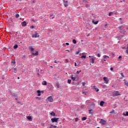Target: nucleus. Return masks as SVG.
Wrapping results in <instances>:
<instances>
[{
    "instance_id": "17",
    "label": "nucleus",
    "mask_w": 128,
    "mask_h": 128,
    "mask_svg": "<svg viewBox=\"0 0 128 128\" xmlns=\"http://www.w3.org/2000/svg\"><path fill=\"white\" fill-rule=\"evenodd\" d=\"M57 126L54 125H50V127H48L47 128H56Z\"/></svg>"
},
{
    "instance_id": "46",
    "label": "nucleus",
    "mask_w": 128,
    "mask_h": 128,
    "mask_svg": "<svg viewBox=\"0 0 128 128\" xmlns=\"http://www.w3.org/2000/svg\"><path fill=\"white\" fill-rule=\"evenodd\" d=\"M114 70V68H110V70Z\"/></svg>"
},
{
    "instance_id": "10",
    "label": "nucleus",
    "mask_w": 128,
    "mask_h": 128,
    "mask_svg": "<svg viewBox=\"0 0 128 128\" xmlns=\"http://www.w3.org/2000/svg\"><path fill=\"white\" fill-rule=\"evenodd\" d=\"M40 36V35L38 34V32H36L34 34L32 35V38H38Z\"/></svg>"
},
{
    "instance_id": "27",
    "label": "nucleus",
    "mask_w": 128,
    "mask_h": 128,
    "mask_svg": "<svg viewBox=\"0 0 128 128\" xmlns=\"http://www.w3.org/2000/svg\"><path fill=\"white\" fill-rule=\"evenodd\" d=\"M114 14V12H110L109 14H108V16H112V14Z\"/></svg>"
},
{
    "instance_id": "48",
    "label": "nucleus",
    "mask_w": 128,
    "mask_h": 128,
    "mask_svg": "<svg viewBox=\"0 0 128 128\" xmlns=\"http://www.w3.org/2000/svg\"><path fill=\"white\" fill-rule=\"evenodd\" d=\"M92 110H89V114H90V112H92Z\"/></svg>"
},
{
    "instance_id": "9",
    "label": "nucleus",
    "mask_w": 128,
    "mask_h": 128,
    "mask_svg": "<svg viewBox=\"0 0 128 128\" xmlns=\"http://www.w3.org/2000/svg\"><path fill=\"white\" fill-rule=\"evenodd\" d=\"M114 96H120V93L118 91H115L114 92Z\"/></svg>"
},
{
    "instance_id": "57",
    "label": "nucleus",
    "mask_w": 128,
    "mask_h": 128,
    "mask_svg": "<svg viewBox=\"0 0 128 128\" xmlns=\"http://www.w3.org/2000/svg\"><path fill=\"white\" fill-rule=\"evenodd\" d=\"M107 26H108V24H106V25H105L104 27L106 28Z\"/></svg>"
},
{
    "instance_id": "1",
    "label": "nucleus",
    "mask_w": 128,
    "mask_h": 128,
    "mask_svg": "<svg viewBox=\"0 0 128 128\" xmlns=\"http://www.w3.org/2000/svg\"><path fill=\"white\" fill-rule=\"evenodd\" d=\"M29 50L31 52L32 54V56H36L38 55V51H36V53H34V49L32 48V46H29Z\"/></svg>"
},
{
    "instance_id": "3",
    "label": "nucleus",
    "mask_w": 128,
    "mask_h": 128,
    "mask_svg": "<svg viewBox=\"0 0 128 128\" xmlns=\"http://www.w3.org/2000/svg\"><path fill=\"white\" fill-rule=\"evenodd\" d=\"M96 60V57L92 56V58L90 59V62H91V64H94V60Z\"/></svg>"
},
{
    "instance_id": "26",
    "label": "nucleus",
    "mask_w": 128,
    "mask_h": 128,
    "mask_svg": "<svg viewBox=\"0 0 128 128\" xmlns=\"http://www.w3.org/2000/svg\"><path fill=\"white\" fill-rule=\"evenodd\" d=\"M81 58H86V56H81Z\"/></svg>"
},
{
    "instance_id": "61",
    "label": "nucleus",
    "mask_w": 128,
    "mask_h": 128,
    "mask_svg": "<svg viewBox=\"0 0 128 128\" xmlns=\"http://www.w3.org/2000/svg\"><path fill=\"white\" fill-rule=\"evenodd\" d=\"M18 80H20V77H18Z\"/></svg>"
},
{
    "instance_id": "25",
    "label": "nucleus",
    "mask_w": 128,
    "mask_h": 128,
    "mask_svg": "<svg viewBox=\"0 0 128 128\" xmlns=\"http://www.w3.org/2000/svg\"><path fill=\"white\" fill-rule=\"evenodd\" d=\"M86 117H83L82 118V120H86Z\"/></svg>"
},
{
    "instance_id": "4",
    "label": "nucleus",
    "mask_w": 128,
    "mask_h": 128,
    "mask_svg": "<svg viewBox=\"0 0 128 128\" xmlns=\"http://www.w3.org/2000/svg\"><path fill=\"white\" fill-rule=\"evenodd\" d=\"M58 118H54L51 119V121L52 122H58Z\"/></svg>"
},
{
    "instance_id": "40",
    "label": "nucleus",
    "mask_w": 128,
    "mask_h": 128,
    "mask_svg": "<svg viewBox=\"0 0 128 128\" xmlns=\"http://www.w3.org/2000/svg\"><path fill=\"white\" fill-rule=\"evenodd\" d=\"M37 74L38 76H40V73L38 72L37 73Z\"/></svg>"
},
{
    "instance_id": "21",
    "label": "nucleus",
    "mask_w": 128,
    "mask_h": 128,
    "mask_svg": "<svg viewBox=\"0 0 128 128\" xmlns=\"http://www.w3.org/2000/svg\"><path fill=\"white\" fill-rule=\"evenodd\" d=\"M18 48V44H15V45L14 46V50H16V49Z\"/></svg>"
},
{
    "instance_id": "53",
    "label": "nucleus",
    "mask_w": 128,
    "mask_h": 128,
    "mask_svg": "<svg viewBox=\"0 0 128 128\" xmlns=\"http://www.w3.org/2000/svg\"><path fill=\"white\" fill-rule=\"evenodd\" d=\"M126 53L128 54V50H126Z\"/></svg>"
},
{
    "instance_id": "23",
    "label": "nucleus",
    "mask_w": 128,
    "mask_h": 128,
    "mask_svg": "<svg viewBox=\"0 0 128 128\" xmlns=\"http://www.w3.org/2000/svg\"><path fill=\"white\" fill-rule=\"evenodd\" d=\"M27 120H32V116H28L26 117Z\"/></svg>"
},
{
    "instance_id": "28",
    "label": "nucleus",
    "mask_w": 128,
    "mask_h": 128,
    "mask_svg": "<svg viewBox=\"0 0 128 128\" xmlns=\"http://www.w3.org/2000/svg\"><path fill=\"white\" fill-rule=\"evenodd\" d=\"M20 16V14H16V18H18Z\"/></svg>"
},
{
    "instance_id": "6",
    "label": "nucleus",
    "mask_w": 128,
    "mask_h": 128,
    "mask_svg": "<svg viewBox=\"0 0 128 128\" xmlns=\"http://www.w3.org/2000/svg\"><path fill=\"white\" fill-rule=\"evenodd\" d=\"M47 99L49 101V102H54V98H52V96L48 97Z\"/></svg>"
},
{
    "instance_id": "64",
    "label": "nucleus",
    "mask_w": 128,
    "mask_h": 128,
    "mask_svg": "<svg viewBox=\"0 0 128 128\" xmlns=\"http://www.w3.org/2000/svg\"><path fill=\"white\" fill-rule=\"evenodd\" d=\"M96 128H100V127H97Z\"/></svg>"
},
{
    "instance_id": "59",
    "label": "nucleus",
    "mask_w": 128,
    "mask_h": 128,
    "mask_svg": "<svg viewBox=\"0 0 128 128\" xmlns=\"http://www.w3.org/2000/svg\"><path fill=\"white\" fill-rule=\"evenodd\" d=\"M126 50H128V46H127Z\"/></svg>"
},
{
    "instance_id": "31",
    "label": "nucleus",
    "mask_w": 128,
    "mask_h": 128,
    "mask_svg": "<svg viewBox=\"0 0 128 128\" xmlns=\"http://www.w3.org/2000/svg\"><path fill=\"white\" fill-rule=\"evenodd\" d=\"M56 88H60V84H56Z\"/></svg>"
},
{
    "instance_id": "32",
    "label": "nucleus",
    "mask_w": 128,
    "mask_h": 128,
    "mask_svg": "<svg viewBox=\"0 0 128 128\" xmlns=\"http://www.w3.org/2000/svg\"><path fill=\"white\" fill-rule=\"evenodd\" d=\"M80 72H82V70H80V71H77L76 72L77 74H80Z\"/></svg>"
},
{
    "instance_id": "63",
    "label": "nucleus",
    "mask_w": 128,
    "mask_h": 128,
    "mask_svg": "<svg viewBox=\"0 0 128 128\" xmlns=\"http://www.w3.org/2000/svg\"><path fill=\"white\" fill-rule=\"evenodd\" d=\"M50 68H53L52 66H50Z\"/></svg>"
},
{
    "instance_id": "55",
    "label": "nucleus",
    "mask_w": 128,
    "mask_h": 128,
    "mask_svg": "<svg viewBox=\"0 0 128 128\" xmlns=\"http://www.w3.org/2000/svg\"><path fill=\"white\" fill-rule=\"evenodd\" d=\"M80 54V52H76V54Z\"/></svg>"
},
{
    "instance_id": "19",
    "label": "nucleus",
    "mask_w": 128,
    "mask_h": 128,
    "mask_svg": "<svg viewBox=\"0 0 128 128\" xmlns=\"http://www.w3.org/2000/svg\"><path fill=\"white\" fill-rule=\"evenodd\" d=\"M104 101H101L100 102V106H104Z\"/></svg>"
},
{
    "instance_id": "56",
    "label": "nucleus",
    "mask_w": 128,
    "mask_h": 128,
    "mask_svg": "<svg viewBox=\"0 0 128 128\" xmlns=\"http://www.w3.org/2000/svg\"><path fill=\"white\" fill-rule=\"evenodd\" d=\"M125 84H126V86H128V83L126 82Z\"/></svg>"
},
{
    "instance_id": "33",
    "label": "nucleus",
    "mask_w": 128,
    "mask_h": 128,
    "mask_svg": "<svg viewBox=\"0 0 128 128\" xmlns=\"http://www.w3.org/2000/svg\"><path fill=\"white\" fill-rule=\"evenodd\" d=\"M82 86H86V82H82Z\"/></svg>"
},
{
    "instance_id": "58",
    "label": "nucleus",
    "mask_w": 128,
    "mask_h": 128,
    "mask_svg": "<svg viewBox=\"0 0 128 128\" xmlns=\"http://www.w3.org/2000/svg\"><path fill=\"white\" fill-rule=\"evenodd\" d=\"M34 28V26H32V28Z\"/></svg>"
},
{
    "instance_id": "14",
    "label": "nucleus",
    "mask_w": 128,
    "mask_h": 128,
    "mask_svg": "<svg viewBox=\"0 0 128 128\" xmlns=\"http://www.w3.org/2000/svg\"><path fill=\"white\" fill-rule=\"evenodd\" d=\"M76 77H73V75H72L71 77V79L72 80H73V82H76Z\"/></svg>"
},
{
    "instance_id": "45",
    "label": "nucleus",
    "mask_w": 128,
    "mask_h": 128,
    "mask_svg": "<svg viewBox=\"0 0 128 128\" xmlns=\"http://www.w3.org/2000/svg\"><path fill=\"white\" fill-rule=\"evenodd\" d=\"M36 70H37L38 72H40V70H39V69L36 68Z\"/></svg>"
},
{
    "instance_id": "35",
    "label": "nucleus",
    "mask_w": 128,
    "mask_h": 128,
    "mask_svg": "<svg viewBox=\"0 0 128 128\" xmlns=\"http://www.w3.org/2000/svg\"><path fill=\"white\" fill-rule=\"evenodd\" d=\"M78 118H76L75 119V122H78Z\"/></svg>"
},
{
    "instance_id": "12",
    "label": "nucleus",
    "mask_w": 128,
    "mask_h": 128,
    "mask_svg": "<svg viewBox=\"0 0 128 128\" xmlns=\"http://www.w3.org/2000/svg\"><path fill=\"white\" fill-rule=\"evenodd\" d=\"M118 28L120 30H124V26H119L118 27Z\"/></svg>"
},
{
    "instance_id": "29",
    "label": "nucleus",
    "mask_w": 128,
    "mask_h": 128,
    "mask_svg": "<svg viewBox=\"0 0 128 128\" xmlns=\"http://www.w3.org/2000/svg\"><path fill=\"white\" fill-rule=\"evenodd\" d=\"M70 62V60L68 59H66L65 60V62L68 63Z\"/></svg>"
},
{
    "instance_id": "36",
    "label": "nucleus",
    "mask_w": 128,
    "mask_h": 128,
    "mask_svg": "<svg viewBox=\"0 0 128 128\" xmlns=\"http://www.w3.org/2000/svg\"><path fill=\"white\" fill-rule=\"evenodd\" d=\"M97 56H98V58H100V54H98Z\"/></svg>"
},
{
    "instance_id": "7",
    "label": "nucleus",
    "mask_w": 128,
    "mask_h": 128,
    "mask_svg": "<svg viewBox=\"0 0 128 128\" xmlns=\"http://www.w3.org/2000/svg\"><path fill=\"white\" fill-rule=\"evenodd\" d=\"M103 80H104V84H108V79L106 77H104Z\"/></svg>"
},
{
    "instance_id": "44",
    "label": "nucleus",
    "mask_w": 128,
    "mask_h": 128,
    "mask_svg": "<svg viewBox=\"0 0 128 128\" xmlns=\"http://www.w3.org/2000/svg\"><path fill=\"white\" fill-rule=\"evenodd\" d=\"M54 62L55 64H58V61H56V60H55L54 61Z\"/></svg>"
},
{
    "instance_id": "43",
    "label": "nucleus",
    "mask_w": 128,
    "mask_h": 128,
    "mask_svg": "<svg viewBox=\"0 0 128 128\" xmlns=\"http://www.w3.org/2000/svg\"><path fill=\"white\" fill-rule=\"evenodd\" d=\"M66 52H70V51L68 50H66Z\"/></svg>"
},
{
    "instance_id": "42",
    "label": "nucleus",
    "mask_w": 128,
    "mask_h": 128,
    "mask_svg": "<svg viewBox=\"0 0 128 128\" xmlns=\"http://www.w3.org/2000/svg\"><path fill=\"white\" fill-rule=\"evenodd\" d=\"M82 2H88V0H83Z\"/></svg>"
},
{
    "instance_id": "54",
    "label": "nucleus",
    "mask_w": 128,
    "mask_h": 128,
    "mask_svg": "<svg viewBox=\"0 0 128 128\" xmlns=\"http://www.w3.org/2000/svg\"><path fill=\"white\" fill-rule=\"evenodd\" d=\"M40 92L42 94H44V90H42V91H40Z\"/></svg>"
},
{
    "instance_id": "24",
    "label": "nucleus",
    "mask_w": 128,
    "mask_h": 128,
    "mask_svg": "<svg viewBox=\"0 0 128 128\" xmlns=\"http://www.w3.org/2000/svg\"><path fill=\"white\" fill-rule=\"evenodd\" d=\"M72 42L73 44H76V39H74L72 40Z\"/></svg>"
},
{
    "instance_id": "15",
    "label": "nucleus",
    "mask_w": 128,
    "mask_h": 128,
    "mask_svg": "<svg viewBox=\"0 0 128 128\" xmlns=\"http://www.w3.org/2000/svg\"><path fill=\"white\" fill-rule=\"evenodd\" d=\"M42 84L43 86H46V84H48V82H46V81H43L42 82Z\"/></svg>"
},
{
    "instance_id": "62",
    "label": "nucleus",
    "mask_w": 128,
    "mask_h": 128,
    "mask_svg": "<svg viewBox=\"0 0 128 128\" xmlns=\"http://www.w3.org/2000/svg\"><path fill=\"white\" fill-rule=\"evenodd\" d=\"M106 59H104V62H106Z\"/></svg>"
},
{
    "instance_id": "49",
    "label": "nucleus",
    "mask_w": 128,
    "mask_h": 128,
    "mask_svg": "<svg viewBox=\"0 0 128 128\" xmlns=\"http://www.w3.org/2000/svg\"><path fill=\"white\" fill-rule=\"evenodd\" d=\"M77 66V65H76V62H74V66Z\"/></svg>"
},
{
    "instance_id": "18",
    "label": "nucleus",
    "mask_w": 128,
    "mask_h": 128,
    "mask_svg": "<svg viewBox=\"0 0 128 128\" xmlns=\"http://www.w3.org/2000/svg\"><path fill=\"white\" fill-rule=\"evenodd\" d=\"M50 116H56V113L52 112L50 113Z\"/></svg>"
},
{
    "instance_id": "51",
    "label": "nucleus",
    "mask_w": 128,
    "mask_h": 128,
    "mask_svg": "<svg viewBox=\"0 0 128 128\" xmlns=\"http://www.w3.org/2000/svg\"><path fill=\"white\" fill-rule=\"evenodd\" d=\"M50 18V20H54V17Z\"/></svg>"
},
{
    "instance_id": "34",
    "label": "nucleus",
    "mask_w": 128,
    "mask_h": 128,
    "mask_svg": "<svg viewBox=\"0 0 128 128\" xmlns=\"http://www.w3.org/2000/svg\"><path fill=\"white\" fill-rule=\"evenodd\" d=\"M120 75L122 76V78H124V74L121 73Z\"/></svg>"
},
{
    "instance_id": "30",
    "label": "nucleus",
    "mask_w": 128,
    "mask_h": 128,
    "mask_svg": "<svg viewBox=\"0 0 128 128\" xmlns=\"http://www.w3.org/2000/svg\"><path fill=\"white\" fill-rule=\"evenodd\" d=\"M68 84H70L72 82V80H68Z\"/></svg>"
},
{
    "instance_id": "20",
    "label": "nucleus",
    "mask_w": 128,
    "mask_h": 128,
    "mask_svg": "<svg viewBox=\"0 0 128 128\" xmlns=\"http://www.w3.org/2000/svg\"><path fill=\"white\" fill-rule=\"evenodd\" d=\"M92 22L94 24H98V21H96L94 22V21L92 20Z\"/></svg>"
},
{
    "instance_id": "38",
    "label": "nucleus",
    "mask_w": 128,
    "mask_h": 128,
    "mask_svg": "<svg viewBox=\"0 0 128 128\" xmlns=\"http://www.w3.org/2000/svg\"><path fill=\"white\" fill-rule=\"evenodd\" d=\"M126 116H128V112H126Z\"/></svg>"
},
{
    "instance_id": "60",
    "label": "nucleus",
    "mask_w": 128,
    "mask_h": 128,
    "mask_svg": "<svg viewBox=\"0 0 128 128\" xmlns=\"http://www.w3.org/2000/svg\"><path fill=\"white\" fill-rule=\"evenodd\" d=\"M92 56H89V58H92Z\"/></svg>"
},
{
    "instance_id": "5",
    "label": "nucleus",
    "mask_w": 128,
    "mask_h": 128,
    "mask_svg": "<svg viewBox=\"0 0 128 128\" xmlns=\"http://www.w3.org/2000/svg\"><path fill=\"white\" fill-rule=\"evenodd\" d=\"M99 122L100 124H106V121L104 120V119H101Z\"/></svg>"
},
{
    "instance_id": "37",
    "label": "nucleus",
    "mask_w": 128,
    "mask_h": 128,
    "mask_svg": "<svg viewBox=\"0 0 128 128\" xmlns=\"http://www.w3.org/2000/svg\"><path fill=\"white\" fill-rule=\"evenodd\" d=\"M66 46H70V43H68V42H66Z\"/></svg>"
},
{
    "instance_id": "22",
    "label": "nucleus",
    "mask_w": 128,
    "mask_h": 128,
    "mask_svg": "<svg viewBox=\"0 0 128 128\" xmlns=\"http://www.w3.org/2000/svg\"><path fill=\"white\" fill-rule=\"evenodd\" d=\"M103 57H104V59H106V58H110L108 56H106V55L104 56Z\"/></svg>"
},
{
    "instance_id": "52",
    "label": "nucleus",
    "mask_w": 128,
    "mask_h": 128,
    "mask_svg": "<svg viewBox=\"0 0 128 128\" xmlns=\"http://www.w3.org/2000/svg\"><path fill=\"white\" fill-rule=\"evenodd\" d=\"M118 58H122V56H119Z\"/></svg>"
},
{
    "instance_id": "11",
    "label": "nucleus",
    "mask_w": 128,
    "mask_h": 128,
    "mask_svg": "<svg viewBox=\"0 0 128 128\" xmlns=\"http://www.w3.org/2000/svg\"><path fill=\"white\" fill-rule=\"evenodd\" d=\"M48 88H50L51 90H52L54 88V86L52 84H50L48 85Z\"/></svg>"
},
{
    "instance_id": "13",
    "label": "nucleus",
    "mask_w": 128,
    "mask_h": 128,
    "mask_svg": "<svg viewBox=\"0 0 128 128\" xmlns=\"http://www.w3.org/2000/svg\"><path fill=\"white\" fill-rule=\"evenodd\" d=\"M22 26H26V22L25 21L23 22L22 23Z\"/></svg>"
},
{
    "instance_id": "16",
    "label": "nucleus",
    "mask_w": 128,
    "mask_h": 128,
    "mask_svg": "<svg viewBox=\"0 0 128 128\" xmlns=\"http://www.w3.org/2000/svg\"><path fill=\"white\" fill-rule=\"evenodd\" d=\"M36 92H38V96H41L40 90H38L36 91Z\"/></svg>"
},
{
    "instance_id": "47",
    "label": "nucleus",
    "mask_w": 128,
    "mask_h": 128,
    "mask_svg": "<svg viewBox=\"0 0 128 128\" xmlns=\"http://www.w3.org/2000/svg\"><path fill=\"white\" fill-rule=\"evenodd\" d=\"M82 93L83 94H86V92H84V91H82Z\"/></svg>"
},
{
    "instance_id": "8",
    "label": "nucleus",
    "mask_w": 128,
    "mask_h": 128,
    "mask_svg": "<svg viewBox=\"0 0 128 128\" xmlns=\"http://www.w3.org/2000/svg\"><path fill=\"white\" fill-rule=\"evenodd\" d=\"M62 2L65 8H68V1L62 0Z\"/></svg>"
},
{
    "instance_id": "41",
    "label": "nucleus",
    "mask_w": 128,
    "mask_h": 128,
    "mask_svg": "<svg viewBox=\"0 0 128 128\" xmlns=\"http://www.w3.org/2000/svg\"><path fill=\"white\" fill-rule=\"evenodd\" d=\"M12 96H17L15 94H13Z\"/></svg>"
},
{
    "instance_id": "2",
    "label": "nucleus",
    "mask_w": 128,
    "mask_h": 128,
    "mask_svg": "<svg viewBox=\"0 0 128 128\" xmlns=\"http://www.w3.org/2000/svg\"><path fill=\"white\" fill-rule=\"evenodd\" d=\"M91 88L93 90H95L96 92L100 91V90L96 88V86L93 85L91 86Z\"/></svg>"
},
{
    "instance_id": "50",
    "label": "nucleus",
    "mask_w": 128,
    "mask_h": 128,
    "mask_svg": "<svg viewBox=\"0 0 128 128\" xmlns=\"http://www.w3.org/2000/svg\"><path fill=\"white\" fill-rule=\"evenodd\" d=\"M86 8H88V4H86Z\"/></svg>"
},
{
    "instance_id": "39",
    "label": "nucleus",
    "mask_w": 128,
    "mask_h": 128,
    "mask_svg": "<svg viewBox=\"0 0 128 128\" xmlns=\"http://www.w3.org/2000/svg\"><path fill=\"white\" fill-rule=\"evenodd\" d=\"M50 18H52V16L53 14H50Z\"/></svg>"
}]
</instances>
